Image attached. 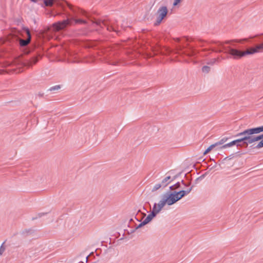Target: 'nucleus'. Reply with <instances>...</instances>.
<instances>
[{
  "label": "nucleus",
  "mask_w": 263,
  "mask_h": 263,
  "mask_svg": "<svg viewBox=\"0 0 263 263\" xmlns=\"http://www.w3.org/2000/svg\"><path fill=\"white\" fill-rule=\"evenodd\" d=\"M263 132V125L246 129L242 132L239 133L237 136H243V137L239 139L246 144H252L259 140L261 141L260 135L254 136V134H257Z\"/></svg>",
  "instance_id": "nucleus-1"
},
{
  "label": "nucleus",
  "mask_w": 263,
  "mask_h": 263,
  "mask_svg": "<svg viewBox=\"0 0 263 263\" xmlns=\"http://www.w3.org/2000/svg\"><path fill=\"white\" fill-rule=\"evenodd\" d=\"M263 52V43L251 47L246 51H240L236 49L230 48L228 53L235 59H240L247 55L254 54Z\"/></svg>",
  "instance_id": "nucleus-2"
},
{
  "label": "nucleus",
  "mask_w": 263,
  "mask_h": 263,
  "mask_svg": "<svg viewBox=\"0 0 263 263\" xmlns=\"http://www.w3.org/2000/svg\"><path fill=\"white\" fill-rule=\"evenodd\" d=\"M191 190V188L186 191L166 193L161 196L167 205H171L181 199L185 195L190 193Z\"/></svg>",
  "instance_id": "nucleus-3"
},
{
  "label": "nucleus",
  "mask_w": 263,
  "mask_h": 263,
  "mask_svg": "<svg viewBox=\"0 0 263 263\" xmlns=\"http://www.w3.org/2000/svg\"><path fill=\"white\" fill-rule=\"evenodd\" d=\"M167 205L165 202L163 198L161 197V199L158 203H156L154 204L152 210L155 212L157 214H159L162 209L164 208V206Z\"/></svg>",
  "instance_id": "nucleus-4"
},
{
  "label": "nucleus",
  "mask_w": 263,
  "mask_h": 263,
  "mask_svg": "<svg viewBox=\"0 0 263 263\" xmlns=\"http://www.w3.org/2000/svg\"><path fill=\"white\" fill-rule=\"evenodd\" d=\"M167 13V8L165 6L160 7L157 12L158 16L157 18V22L158 24L161 23L162 20L164 18Z\"/></svg>",
  "instance_id": "nucleus-5"
},
{
  "label": "nucleus",
  "mask_w": 263,
  "mask_h": 263,
  "mask_svg": "<svg viewBox=\"0 0 263 263\" xmlns=\"http://www.w3.org/2000/svg\"><path fill=\"white\" fill-rule=\"evenodd\" d=\"M24 32L26 34L27 38L26 40H21L20 41V44L22 46H25L27 45L31 40V34L30 31L28 28H24Z\"/></svg>",
  "instance_id": "nucleus-6"
},
{
  "label": "nucleus",
  "mask_w": 263,
  "mask_h": 263,
  "mask_svg": "<svg viewBox=\"0 0 263 263\" xmlns=\"http://www.w3.org/2000/svg\"><path fill=\"white\" fill-rule=\"evenodd\" d=\"M157 215V214L152 210L151 213L144 219V223L147 224L150 222Z\"/></svg>",
  "instance_id": "nucleus-7"
},
{
  "label": "nucleus",
  "mask_w": 263,
  "mask_h": 263,
  "mask_svg": "<svg viewBox=\"0 0 263 263\" xmlns=\"http://www.w3.org/2000/svg\"><path fill=\"white\" fill-rule=\"evenodd\" d=\"M241 142V140H240L239 139H237V140H234L230 143L224 144V145L222 146V148H226L228 147L233 146L236 144H237V146H238L239 145L238 144V143L239 142Z\"/></svg>",
  "instance_id": "nucleus-8"
},
{
  "label": "nucleus",
  "mask_w": 263,
  "mask_h": 263,
  "mask_svg": "<svg viewBox=\"0 0 263 263\" xmlns=\"http://www.w3.org/2000/svg\"><path fill=\"white\" fill-rule=\"evenodd\" d=\"M69 24V20L64 21L62 22L59 23L57 25V29L58 30L62 29L65 28L67 25Z\"/></svg>",
  "instance_id": "nucleus-9"
},
{
  "label": "nucleus",
  "mask_w": 263,
  "mask_h": 263,
  "mask_svg": "<svg viewBox=\"0 0 263 263\" xmlns=\"http://www.w3.org/2000/svg\"><path fill=\"white\" fill-rule=\"evenodd\" d=\"M62 87V85H56L50 87V92L54 93H55L57 91L60 90Z\"/></svg>",
  "instance_id": "nucleus-10"
},
{
  "label": "nucleus",
  "mask_w": 263,
  "mask_h": 263,
  "mask_svg": "<svg viewBox=\"0 0 263 263\" xmlns=\"http://www.w3.org/2000/svg\"><path fill=\"white\" fill-rule=\"evenodd\" d=\"M171 179L170 176H167L165 177L164 179H163L161 182V184L162 186L165 187L166 186L168 183L170 182V180Z\"/></svg>",
  "instance_id": "nucleus-11"
},
{
  "label": "nucleus",
  "mask_w": 263,
  "mask_h": 263,
  "mask_svg": "<svg viewBox=\"0 0 263 263\" xmlns=\"http://www.w3.org/2000/svg\"><path fill=\"white\" fill-rule=\"evenodd\" d=\"M261 141L258 143L256 147L260 148L263 147V134L260 135Z\"/></svg>",
  "instance_id": "nucleus-12"
},
{
  "label": "nucleus",
  "mask_w": 263,
  "mask_h": 263,
  "mask_svg": "<svg viewBox=\"0 0 263 263\" xmlns=\"http://www.w3.org/2000/svg\"><path fill=\"white\" fill-rule=\"evenodd\" d=\"M37 61V58L36 57H32L29 62V65H31L35 64Z\"/></svg>",
  "instance_id": "nucleus-13"
},
{
  "label": "nucleus",
  "mask_w": 263,
  "mask_h": 263,
  "mask_svg": "<svg viewBox=\"0 0 263 263\" xmlns=\"http://www.w3.org/2000/svg\"><path fill=\"white\" fill-rule=\"evenodd\" d=\"M162 184L161 183L160 184V183H157V184H156L153 188L152 189V191L154 192V191H156L157 190H158V189H159L161 186H162Z\"/></svg>",
  "instance_id": "nucleus-14"
},
{
  "label": "nucleus",
  "mask_w": 263,
  "mask_h": 263,
  "mask_svg": "<svg viewBox=\"0 0 263 263\" xmlns=\"http://www.w3.org/2000/svg\"><path fill=\"white\" fill-rule=\"evenodd\" d=\"M214 145H211L210 146H209L205 151V152H204L203 154L204 155H206L208 153H209L214 147Z\"/></svg>",
  "instance_id": "nucleus-15"
},
{
  "label": "nucleus",
  "mask_w": 263,
  "mask_h": 263,
  "mask_svg": "<svg viewBox=\"0 0 263 263\" xmlns=\"http://www.w3.org/2000/svg\"><path fill=\"white\" fill-rule=\"evenodd\" d=\"M210 70V67L208 66H204L202 68V71L204 72H208Z\"/></svg>",
  "instance_id": "nucleus-16"
},
{
  "label": "nucleus",
  "mask_w": 263,
  "mask_h": 263,
  "mask_svg": "<svg viewBox=\"0 0 263 263\" xmlns=\"http://www.w3.org/2000/svg\"><path fill=\"white\" fill-rule=\"evenodd\" d=\"M50 7L52 5L56 4L57 5H59V2L57 0H50Z\"/></svg>",
  "instance_id": "nucleus-17"
},
{
  "label": "nucleus",
  "mask_w": 263,
  "mask_h": 263,
  "mask_svg": "<svg viewBox=\"0 0 263 263\" xmlns=\"http://www.w3.org/2000/svg\"><path fill=\"white\" fill-rule=\"evenodd\" d=\"M3 244L4 243H3L0 247V255H1L3 253L5 250V247L3 246Z\"/></svg>",
  "instance_id": "nucleus-18"
},
{
  "label": "nucleus",
  "mask_w": 263,
  "mask_h": 263,
  "mask_svg": "<svg viewBox=\"0 0 263 263\" xmlns=\"http://www.w3.org/2000/svg\"><path fill=\"white\" fill-rule=\"evenodd\" d=\"M248 41V38H245V39H240V40H236L234 41L236 42H237V43H240L242 41Z\"/></svg>",
  "instance_id": "nucleus-19"
},
{
  "label": "nucleus",
  "mask_w": 263,
  "mask_h": 263,
  "mask_svg": "<svg viewBox=\"0 0 263 263\" xmlns=\"http://www.w3.org/2000/svg\"><path fill=\"white\" fill-rule=\"evenodd\" d=\"M180 2L181 0H174V2L173 3V6H177L180 3Z\"/></svg>",
  "instance_id": "nucleus-20"
},
{
  "label": "nucleus",
  "mask_w": 263,
  "mask_h": 263,
  "mask_svg": "<svg viewBox=\"0 0 263 263\" xmlns=\"http://www.w3.org/2000/svg\"><path fill=\"white\" fill-rule=\"evenodd\" d=\"M147 224V223H144V220H143V221L142 222H141V223H140L138 226H137L136 229H139V228H140L142 227V226H144V225H145V224Z\"/></svg>",
  "instance_id": "nucleus-21"
},
{
  "label": "nucleus",
  "mask_w": 263,
  "mask_h": 263,
  "mask_svg": "<svg viewBox=\"0 0 263 263\" xmlns=\"http://www.w3.org/2000/svg\"><path fill=\"white\" fill-rule=\"evenodd\" d=\"M75 22L77 23H85V21L82 20H75Z\"/></svg>",
  "instance_id": "nucleus-22"
},
{
  "label": "nucleus",
  "mask_w": 263,
  "mask_h": 263,
  "mask_svg": "<svg viewBox=\"0 0 263 263\" xmlns=\"http://www.w3.org/2000/svg\"><path fill=\"white\" fill-rule=\"evenodd\" d=\"M44 3L46 6H49V0H45L44 1Z\"/></svg>",
  "instance_id": "nucleus-23"
},
{
  "label": "nucleus",
  "mask_w": 263,
  "mask_h": 263,
  "mask_svg": "<svg viewBox=\"0 0 263 263\" xmlns=\"http://www.w3.org/2000/svg\"><path fill=\"white\" fill-rule=\"evenodd\" d=\"M45 215V213H39L37 214V216L39 217H41L42 216L44 215Z\"/></svg>",
  "instance_id": "nucleus-24"
},
{
  "label": "nucleus",
  "mask_w": 263,
  "mask_h": 263,
  "mask_svg": "<svg viewBox=\"0 0 263 263\" xmlns=\"http://www.w3.org/2000/svg\"><path fill=\"white\" fill-rule=\"evenodd\" d=\"M225 141H226V140H224V138H223V139H222L220 140V144H222V143H223Z\"/></svg>",
  "instance_id": "nucleus-25"
},
{
  "label": "nucleus",
  "mask_w": 263,
  "mask_h": 263,
  "mask_svg": "<svg viewBox=\"0 0 263 263\" xmlns=\"http://www.w3.org/2000/svg\"><path fill=\"white\" fill-rule=\"evenodd\" d=\"M36 219H37V217L36 216H33V217H32V220H35Z\"/></svg>",
  "instance_id": "nucleus-26"
},
{
  "label": "nucleus",
  "mask_w": 263,
  "mask_h": 263,
  "mask_svg": "<svg viewBox=\"0 0 263 263\" xmlns=\"http://www.w3.org/2000/svg\"><path fill=\"white\" fill-rule=\"evenodd\" d=\"M257 36V35L253 36H250L249 39H252V38H253V37H256V36Z\"/></svg>",
  "instance_id": "nucleus-27"
},
{
  "label": "nucleus",
  "mask_w": 263,
  "mask_h": 263,
  "mask_svg": "<svg viewBox=\"0 0 263 263\" xmlns=\"http://www.w3.org/2000/svg\"><path fill=\"white\" fill-rule=\"evenodd\" d=\"M33 2H36L37 0H31Z\"/></svg>",
  "instance_id": "nucleus-28"
},
{
  "label": "nucleus",
  "mask_w": 263,
  "mask_h": 263,
  "mask_svg": "<svg viewBox=\"0 0 263 263\" xmlns=\"http://www.w3.org/2000/svg\"><path fill=\"white\" fill-rule=\"evenodd\" d=\"M50 15H52V13H51V10H50Z\"/></svg>",
  "instance_id": "nucleus-29"
},
{
  "label": "nucleus",
  "mask_w": 263,
  "mask_h": 263,
  "mask_svg": "<svg viewBox=\"0 0 263 263\" xmlns=\"http://www.w3.org/2000/svg\"><path fill=\"white\" fill-rule=\"evenodd\" d=\"M187 55H191V54L190 53H187Z\"/></svg>",
  "instance_id": "nucleus-30"
},
{
  "label": "nucleus",
  "mask_w": 263,
  "mask_h": 263,
  "mask_svg": "<svg viewBox=\"0 0 263 263\" xmlns=\"http://www.w3.org/2000/svg\"><path fill=\"white\" fill-rule=\"evenodd\" d=\"M170 188H171V189H172V190L173 189V186H171V187H170Z\"/></svg>",
  "instance_id": "nucleus-31"
},
{
  "label": "nucleus",
  "mask_w": 263,
  "mask_h": 263,
  "mask_svg": "<svg viewBox=\"0 0 263 263\" xmlns=\"http://www.w3.org/2000/svg\"><path fill=\"white\" fill-rule=\"evenodd\" d=\"M231 42H232V41H229V42H228V43H230Z\"/></svg>",
  "instance_id": "nucleus-32"
}]
</instances>
